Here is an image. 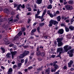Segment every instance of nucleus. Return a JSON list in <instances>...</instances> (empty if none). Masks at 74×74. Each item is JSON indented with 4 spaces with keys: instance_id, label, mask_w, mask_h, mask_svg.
Masks as SVG:
<instances>
[{
    "instance_id": "obj_6",
    "label": "nucleus",
    "mask_w": 74,
    "mask_h": 74,
    "mask_svg": "<svg viewBox=\"0 0 74 74\" xmlns=\"http://www.w3.org/2000/svg\"><path fill=\"white\" fill-rule=\"evenodd\" d=\"M70 62L68 63V67H71V66L72 65V64H73V61L72 60H70Z\"/></svg>"
},
{
    "instance_id": "obj_58",
    "label": "nucleus",
    "mask_w": 74,
    "mask_h": 74,
    "mask_svg": "<svg viewBox=\"0 0 74 74\" xmlns=\"http://www.w3.org/2000/svg\"><path fill=\"white\" fill-rule=\"evenodd\" d=\"M3 35L2 34H0V39H1V38H3Z\"/></svg>"
},
{
    "instance_id": "obj_59",
    "label": "nucleus",
    "mask_w": 74,
    "mask_h": 74,
    "mask_svg": "<svg viewBox=\"0 0 74 74\" xmlns=\"http://www.w3.org/2000/svg\"><path fill=\"white\" fill-rule=\"evenodd\" d=\"M56 14H60V12L59 11H56Z\"/></svg>"
},
{
    "instance_id": "obj_64",
    "label": "nucleus",
    "mask_w": 74,
    "mask_h": 74,
    "mask_svg": "<svg viewBox=\"0 0 74 74\" xmlns=\"http://www.w3.org/2000/svg\"><path fill=\"white\" fill-rule=\"evenodd\" d=\"M70 70L71 71H73L74 70V68H71L70 69Z\"/></svg>"
},
{
    "instance_id": "obj_4",
    "label": "nucleus",
    "mask_w": 74,
    "mask_h": 74,
    "mask_svg": "<svg viewBox=\"0 0 74 74\" xmlns=\"http://www.w3.org/2000/svg\"><path fill=\"white\" fill-rule=\"evenodd\" d=\"M65 7L66 10H72L73 9V7L72 6L69 5H66L65 6Z\"/></svg>"
},
{
    "instance_id": "obj_8",
    "label": "nucleus",
    "mask_w": 74,
    "mask_h": 74,
    "mask_svg": "<svg viewBox=\"0 0 74 74\" xmlns=\"http://www.w3.org/2000/svg\"><path fill=\"white\" fill-rule=\"evenodd\" d=\"M63 40V37H62L61 38H57V42L58 43L59 42H62V40Z\"/></svg>"
},
{
    "instance_id": "obj_30",
    "label": "nucleus",
    "mask_w": 74,
    "mask_h": 74,
    "mask_svg": "<svg viewBox=\"0 0 74 74\" xmlns=\"http://www.w3.org/2000/svg\"><path fill=\"white\" fill-rule=\"evenodd\" d=\"M68 3L69 4H73L74 3V2L73 1L70 0L68 1Z\"/></svg>"
},
{
    "instance_id": "obj_60",
    "label": "nucleus",
    "mask_w": 74,
    "mask_h": 74,
    "mask_svg": "<svg viewBox=\"0 0 74 74\" xmlns=\"http://www.w3.org/2000/svg\"><path fill=\"white\" fill-rule=\"evenodd\" d=\"M30 22H31V19H28V20L27 21L28 23H30Z\"/></svg>"
},
{
    "instance_id": "obj_22",
    "label": "nucleus",
    "mask_w": 74,
    "mask_h": 74,
    "mask_svg": "<svg viewBox=\"0 0 74 74\" xmlns=\"http://www.w3.org/2000/svg\"><path fill=\"white\" fill-rule=\"evenodd\" d=\"M49 27H51V26H52V25H53V23H52V22L51 20L49 22Z\"/></svg>"
},
{
    "instance_id": "obj_23",
    "label": "nucleus",
    "mask_w": 74,
    "mask_h": 74,
    "mask_svg": "<svg viewBox=\"0 0 74 74\" xmlns=\"http://www.w3.org/2000/svg\"><path fill=\"white\" fill-rule=\"evenodd\" d=\"M43 37L45 39H48V38H51V37L49 36H48V35H46V36H43ZM48 37H49L48 38Z\"/></svg>"
},
{
    "instance_id": "obj_5",
    "label": "nucleus",
    "mask_w": 74,
    "mask_h": 74,
    "mask_svg": "<svg viewBox=\"0 0 74 74\" xmlns=\"http://www.w3.org/2000/svg\"><path fill=\"white\" fill-rule=\"evenodd\" d=\"M63 33H64V30L63 29H59L57 32V33L58 34H63Z\"/></svg>"
},
{
    "instance_id": "obj_44",
    "label": "nucleus",
    "mask_w": 74,
    "mask_h": 74,
    "mask_svg": "<svg viewBox=\"0 0 74 74\" xmlns=\"http://www.w3.org/2000/svg\"><path fill=\"white\" fill-rule=\"evenodd\" d=\"M16 18H17V19L18 20V19H19V14H17L16 16Z\"/></svg>"
},
{
    "instance_id": "obj_13",
    "label": "nucleus",
    "mask_w": 74,
    "mask_h": 74,
    "mask_svg": "<svg viewBox=\"0 0 74 74\" xmlns=\"http://www.w3.org/2000/svg\"><path fill=\"white\" fill-rule=\"evenodd\" d=\"M29 53H30V52L27 50L24 51L23 53H24V54L25 56H26V55H28V54H29Z\"/></svg>"
},
{
    "instance_id": "obj_9",
    "label": "nucleus",
    "mask_w": 74,
    "mask_h": 74,
    "mask_svg": "<svg viewBox=\"0 0 74 74\" xmlns=\"http://www.w3.org/2000/svg\"><path fill=\"white\" fill-rule=\"evenodd\" d=\"M51 20L52 22V23H53V25H56V24H58V23H59V22L57 21H56L52 19H51Z\"/></svg>"
},
{
    "instance_id": "obj_37",
    "label": "nucleus",
    "mask_w": 74,
    "mask_h": 74,
    "mask_svg": "<svg viewBox=\"0 0 74 74\" xmlns=\"http://www.w3.org/2000/svg\"><path fill=\"white\" fill-rule=\"evenodd\" d=\"M28 62V60L27 59H25V61L24 65H26Z\"/></svg>"
},
{
    "instance_id": "obj_33",
    "label": "nucleus",
    "mask_w": 74,
    "mask_h": 74,
    "mask_svg": "<svg viewBox=\"0 0 74 74\" xmlns=\"http://www.w3.org/2000/svg\"><path fill=\"white\" fill-rule=\"evenodd\" d=\"M35 18L38 19V18H41V17L40 16H38V14H36Z\"/></svg>"
},
{
    "instance_id": "obj_28",
    "label": "nucleus",
    "mask_w": 74,
    "mask_h": 74,
    "mask_svg": "<svg viewBox=\"0 0 74 74\" xmlns=\"http://www.w3.org/2000/svg\"><path fill=\"white\" fill-rule=\"evenodd\" d=\"M48 9H52V5L50 4L48 5L47 7Z\"/></svg>"
},
{
    "instance_id": "obj_36",
    "label": "nucleus",
    "mask_w": 74,
    "mask_h": 74,
    "mask_svg": "<svg viewBox=\"0 0 74 74\" xmlns=\"http://www.w3.org/2000/svg\"><path fill=\"white\" fill-rule=\"evenodd\" d=\"M18 38V36H16L14 38L13 40L14 41H15V40H16V39Z\"/></svg>"
},
{
    "instance_id": "obj_19",
    "label": "nucleus",
    "mask_w": 74,
    "mask_h": 74,
    "mask_svg": "<svg viewBox=\"0 0 74 74\" xmlns=\"http://www.w3.org/2000/svg\"><path fill=\"white\" fill-rule=\"evenodd\" d=\"M36 29L38 32L39 33L41 34V32H40V27L39 26Z\"/></svg>"
},
{
    "instance_id": "obj_51",
    "label": "nucleus",
    "mask_w": 74,
    "mask_h": 74,
    "mask_svg": "<svg viewBox=\"0 0 74 74\" xmlns=\"http://www.w3.org/2000/svg\"><path fill=\"white\" fill-rule=\"evenodd\" d=\"M11 15H15V12L13 11H12L11 12Z\"/></svg>"
},
{
    "instance_id": "obj_10",
    "label": "nucleus",
    "mask_w": 74,
    "mask_h": 74,
    "mask_svg": "<svg viewBox=\"0 0 74 74\" xmlns=\"http://www.w3.org/2000/svg\"><path fill=\"white\" fill-rule=\"evenodd\" d=\"M17 21H18V20L17 19L13 20V19H12L9 20V22H12V23H15V22H16Z\"/></svg>"
},
{
    "instance_id": "obj_45",
    "label": "nucleus",
    "mask_w": 74,
    "mask_h": 74,
    "mask_svg": "<svg viewBox=\"0 0 74 74\" xmlns=\"http://www.w3.org/2000/svg\"><path fill=\"white\" fill-rule=\"evenodd\" d=\"M49 15L51 18H53V15L51 13H50V14Z\"/></svg>"
},
{
    "instance_id": "obj_40",
    "label": "nucleus",
    "mask_w": 74,
    "mask_h": 74,
    "mask_svg": "<svg viewBox=\"0 0 74 74\" xmlns=\"http://www.w3.org/2000/svg\"><path fill=\"white\" fill-rule=\"evenodd\" d=\"M60 72V70H58L54 74H59Z\"/></svg>"
},
{
    "instance_id": "obj_26",
    "label": "nucleus",
    "mask_w": 74,
    "mask_h": 74,
    "mask_svg": "<svg viewBox=\"0 0 74 74\" xmlns=\"http://www.w3.org/2000/svg\"><path fill=\"white\" fill-rule=\"evenodd\" d=\"M22 63H20L18 64V69H20L21 67V66H22Z\"/></svg>"
},
{
    "instance_id": "obj_35",
    "label": "nucleus",
    "mask_w": 74,
    "mask_h": 74,
    "mask_svg": "<svg viewBox=\"0 0 74 74\" xmlns=\"http://www.w3.org/2000/svg\"><path fill=\"white\" fill-rule=\"evenodd\" d=\"M44 25H45V23H40L39 24V26L40 27H42V26H44Z\"/></svg>"
},
{
    "instance_id": "obj_34",
    "label": "nucleus",
    "mask_w": 74,
    "mask_h": 74,
    "mask_svg": "<svg viewBox=\"0 0 74 74\" xmlns=\"http://www.w3.org/2000/svg\"><path fill=\"white\" fill-rule=\"evenodd\" d=\"M1 49L2 51V52L3 53L5 52V50L4 48H3L2 47H1Z\"/></svg>"
},
{
    "instance_id": "obj_56",
    "label": "nucleus",
    "mask_w": 74,
    "mask_h": 74,
    "mask_svg": "<svg viewBox=\"0 0 74 74\" xmlns=\"http://www.w3.org/2000/svg\"><path fill=\"white\" fill-rule=\"evenodd\" d=\"M14 8H16V7H17L18 6V5H17V4H14Z\"/></svg>"
},
{
    "instance_id": "obj_2",
    "label": "nucleus",
    "mask_w": 74,
    "mask_h": 74,
    "mask_svg": "<svg viewBox=\"0 0 74 74\" xmlns=\"http://www.w3.org/2000/svg\"><path fill=\"white\" fill-rule=\"evenodd\" d=\"M54 67L53 68H52L51 69V73H55L57 70V69H59V66L58 65H53Z\"/></svg>"
},
{
    "instance_id": "obj_52",
    "label": "nucleus",
    "mask_w": 74,
    "mask_h": 74,
    "mask_svg": "<svg viewBox=\"0 0 74 74\" xmlns=\"http://www.w3.org/2000/svg\"><path fill=\"white\" fill-rule=\"evenodd\" d=\"M24 62L25 60H24V59H22L21 60V63H23Z\"/></svg>"
},
{
    "instance_id": "obj_31",
    "label": "nucleus",
    "mask_w": 74,
    "mask_h": 74,
    "mask_svg": "<svg viewBox=\"0 0 74 74\" xmlns=\"http://www.w3.org/2000/svg\"><path fill=\"white\" fill-rule=\"evenodd\" d=\"M4 11L5 13H6L7 14H8V10L7 9H4Z\"/></svg>"
},
{
    "instance_id": "obj_15",
    "label": "nucleus",
    "mask_w": 74,
    "mask_h": 74,
    "mask_svg": "<svg viewBox=\"0 0 74 74\" xmlns=\"http://www.w3.org/2000/svg\"><path fill=\"white\" fill-rule=\"evenodd\" d=\"M25 56V55L23 53L22 54L20 55L19 57L20 59H22V58H23Z\"/></svg>"
},
{
    "instance_id": "obj_54",
    "label": "nucleus",
    "mask_w": 74,
    "mask_h": 74,
    "mask_svg": "<svg viewBox=\"0 0 74 74\" xmlns=\"http://www.w3.org/2000/svg\"><path fill=\"white\" fill-rule=\"evenodd\" d=\"M56 15L57 14H56V13L55 12H54L53 14V16H56Z\"/></svg>"
},
{
    "instance_id": "obj_32",
    "label": "nucleus",
    "mask_w": 74,
    "mask_h": 74,
    "mask_svg": "<svg viewBox=\"0 0 74 74\" xmlns=\"http://www.w3.org/2000/svg\"><path fill=\"white\" fill-rule=\"evenodd\" d=\"M4 42H5V45H9L10 44V42L9 41H5V40L4 41Z\"/></svg>"
},
{
    "instance_id": "obj_25",
    "label": "nucleus",
    "mask_w": 74,
    "mask_h": 74,
    "mask_svg": "<svg viewBox=\"0 0 74 74\" xmlns=\"http://www.w3.org/2000/svg\"><path fill=\"white\" fill-rule=\"evenodd\" d=\"M10 55H11V54L10 53H8L6 55V56H7V58H8V59H9V58H11V56H10Z\"/></svg>"
},
{
    "instance_id": "obj_17",
    "label": "nucleus",
    "mask_w": 74,
    "mask_h": 74,
    "mask_svg": "<svg viewBox=\"0 0 74 74\" xmlns=\"http://www.w3.org/2000/svg\"><path fill=\"white\" fill-rule=\"evenodd\" d=\"M69 18V17H65L63 15L62 17H61V19H64V21H65L67 19H68Z\"/></svg>"
},
{
    "instance_id": "obj_20",
    "label": "nucleus",
    "mask_w": 74,
    "mask_h": 74,
    "mask_svg": "<svg viewBox=\"0 0 74 74\" xmlns=\"http://www.w3.org/2000/svg\"><path fill=\"white\" fill-rule=\"evenodd\" d=\"M45 55V53L42 52L40 53V56L42 58H44Z\"/></svg>"
},
{
    "instance_id": "obj_53",
    "label": "nucleus",
    "mask_w": 74,
    "mask_h": 74,
    "mask_svg": "<svg viewBox=\"0 0 74 74\" xmlns=\"http://www.w3.org/2000/svg\"><path fill=\"white\" fill-rule=\"evenodd\" d=\"M24 71L25 72V73H27V71H28V69H24Z\"/></svg>"
},
{
    "instance_id": "obj_62",
    "label": "nucleus",
    "mask_w": 74,
    "mask_h": 74,
    "mask_svg": "<svg viewBox=\"0 0 74 74\" xmlns=\"http://www.w3.org/2000/svg\"><path fill=\"white\" fill-rule=\"evenodd\" d=\"M63 69H64V70H66V69H67V66H65L63 67Z\"/></svg>"
},
{
    "instance_id": "obj_43",
    "label": "nucleus",
    "mask_w": 74,
    "mask_h": 74,
    "mask_svg": "<svg viewBox=\"0 0 74 74\" xmlns=\"http://www.w3.org/2000/svg\"><path fill=\"white\" fill-rule=\"evenodd\" d=\"M50 71L48 69H47L46 70V73H48V74H49V72Z\"/></svg>"
},
{
    "instance_id": "obj_24",
    "label": "nucleus",
    "mask_w": 74,
    "mask_h": 74,
    "mask_svg": "<svg viewBox=\"0 0 74 74\" xmlns=\"http://www.w3.org/2000/svg\"><path fill=\"white\" fill-rule=\"evenodd\" d=\"M63 45V42H59L58 43V47H61L62 45Z\"/></svg>"
},
{
    "instance_id": "obj_48",
    "label": "nucleus",
    "mask_w": 74,
    "mask_h": 74,
    "mask_svg": "<svg viewBox=\"0 0 74 74\" xmlns=\"http://www.w3.org/2000/svg\"><path fill=\"white\" fill-rule=\"evenodd\" d=\"M33 69V67L32 66L29 67L28 68V70H31V69Z\"/></svg>"
},
{
    "instance_id": "obj_7",
    "label": "nucleus",
    "mask_w": 74,
    "mask_h": 74,
    "mask_svg": "<svg viewBox=\"0 0 74 74\" xmlns=\"http://www.w3.org/2000/svg\"><path fill=\"white\" fill-rule=\"evenodd\" d=\"M16 53H17V52L15 51H11V53L12 55V59L14 58V56H15V55L16 54Z\"/></svg>"
},
{
    "instance_id": "obj_41",
    "label": "nucleus",
    "mask_w": 74,
    "mask_h": 74,
    "mask_svg": "<svg viewBox=\"0 0 74 74\" xmlns=\"http://www.w3.org/2000/svg\"><path fill=\"white\" fill-rule=\"evenodd\" d=\"M61 27L64 26V27H66V25H65L64 24L62 23L61 24Z\"/></svg>"
},
{
    "instance_id": "obj_16",
    "label": "nucleus",
    "mask_w": 74,
    "mask_h": 74,
    "mask_svg": "<svg viewBox=\"0 0 74 74\" xmlns=\"http://www.w3.org/2000/svg\"><path fill=\"white\" fill-rule=\"evenodd\" d=\"M56 18L58 22H60V20H61V17H60V16H57Z\"/></svg>"
},
{
    "instance_id": "obj_11",
    "label": "nucleus",
    "mask_w": 74,
    "mask_h": 74,
    "mask_svg": "<svg viewBox=\"0 0 74 74\" xmlns=\"http://www.w3.org/2000/svg\"><path fill=\"white\" fill-rule=\"evenodd\" d=\"M60 52H64V51H63V49L62 48H58L57 49V52L58 53H59V52L60 53Z\"/></svg>"
},
{
    "instance_id": "obj_57",
    "label": "nucleus",
    "mask_w": 74,
    "mask_h": 74,
    "mask_svg": "<svg viewBox=\"0 0 74 74\" xmlns=\"http://www.w3.org/2000/svg\"><path fill=\"white\" fill-rule=\"evenodd\" d=\"M65 22H66V23H69V22H70V20L68 19H67L66 20Z\"/></svg>"
},
{
    "instance_id": "obj_46",
    "label": "nucleus",
    "mask_w": 74,
    "mask_h": 74,
    "mask_svg": "<svg viewBox=\"0 0 74 74\" xmlns=\"http://www.w3.org/2000/svg\"><path fill=\"white\" fill-rule=\"evenodd\" d=\"M58 63V62L57 61H56L54 62H53V65H56V63Z\"/></svg>"
},
{
    "instance_id": "obj_3",
    "label": "nucleus",
    "mask_w": 74,
    "mask_h": 74,
    "mask_svg": "<svg viewBox=\"0 0 74 74\" xmlns=\"http://www.w3.org/2000/svg\"><path fill=\"white\" fill-rule=\"evenodd\" d=\"M74 49H73L70 50L67 52V54H69L70 57H73V53H74Z\"/></svg>"
},
{
    "instance_id": "obj_39",
    "label": "nucleus",
    "mask_w": 74,
    "mask_h": 74,
    "mask_svg": "<svg viewBox=\"0 0 74 74\" xmlns=\"http://www.w3.org/2000/svg\"><path fill=\"white\" fill-rule=\"evenodd\" d=\"M36 30H37V29L35 28L32 29L31 31V32H33V33H35V32H36Z\"/></svg>"
},
{
    "instance_id": "obj_21",
    "label": "nucleus",
    "mask_w": 74,
    "mask_h": 74,
    "mask_svg": "<svg viewBox=\"0 0 74 74\" xmlns=\"http://www.w3.org/2000/svg\"><path fill=\"white\" fill-rule=\"evenodd\" d=\"M41 51H39L36 52V53L37 56H38L41 55Z\"/></svg>"
},
{
    "instance_id": "obj_14",
    "label": "nucleus",
    "mask_w": 74,
    "mask_h": 74,
    "mask_svg": "<svg viewBox=\"0 0 74 74\" xmlns=\"http://www.w3.org/2000/svg\"><path fill=\"white\" fill-rule=\"evenodd\" d=\"M42 0H36V3L38 4H40L42 3Z\"/></svg>"
},
{
    "instance_id": "obj_47",
    "label": "nucleus",
    "mask_w": 74,
    "mask_h": 74,
    "mask_svg": "<svg viewBox=\"0 0 74 74\" xmlns=\"http://www.w3.org/2000/svg\"><path fill=\"white\" fill-rule=\"evenodd\" d=\"M32 15V13H30V12H28L27 14V16H28L29 15Z\"/></svg>"
},
{
    "instance_id": "obj_42",
    "label": "nucleus",
    "mask_w": 74,
    "mask_h": 74,
    "mask_svg": "<svg viewBox=\"0 0 74 74\" xmlns=\"http://www.w3.org/2000/svg\"><path fill=\"white\" fill-rule=\"evenodd\" d=\"M25 30H26V28H25V27H22L21 28V30L23 32H25Z\"/></svg>"
},
{
    "instance_id": "obj_18",
    "label": "nucleus",
    "mask_w": 74,
    "mask_h": 74,
    "mask_svg": "<svg viewBox=\"0 0 74 74\" xmlns=\"http://www.w3.org/2000/svg\"><path fill=\"white\" fill-rule=\"evenodd\" d=\"M69 29L71 31L74 30V27L71 25L69 27Z\"/></svg>"
},
{
    "instance_id": "obj_61",
    "label": "nucleus",
    "mask_w": 74,
    "mask_h": 74,
    "mask_svg": "<svg viewBox=\"0 0 74 74\" xmlns=\"http://www.w3.org/2000/svg\"><path fill=\"white\" fill-rule=\"evenodd\" d=\"M34 32H31V36H34Z\"/></svg>"
},
{
    "instance_id": "obj_12",
    "label": "nucleus",
    "mask_w": 74,
    "mask_h": 74,
    "mask_svg": "<svg viewBox=\"0 0 74 74\" xmlns=\"http://www.w3.org/2000/svg\"><path fill=\"white\" fill-rule=\"evenodd\" d=\"M13 70H12V68H10L7 72V74H12V73H11L12 72Z\"/></svg>"
},
{
    "instance_id": "obj_63",
    "label": "nucleus",
    "mask_w": 74,
    "mask_h": 74,
    "mask_svg": "<svg viewBox=\"0 0 74 74\" xmlns=\"http://www.w3.org/2000/svg\"><path fill=\"white\" fill-rule=\"evenodd\" d=\"M59 1L61 3H63V0H60Z\"/></svg>"
},
{
    "instance_id": "obj_1",
    "label": "nucleus",
    "mask_w": 74,
    "mask_h": 74,
    "mask_svg": "<svg viewBox=\"0 0 74 74\" xmlns=\"http://www.w3.org/2000/svg\"><path fill=\"white\" fill-rule=\"evenodd\" d=\"M64 52H67L69 50H70V49H72V47L71 46H69V47L68 45H66L64 47Z\"/></svg>"
},
{
    "instance_id": "obj_29",
    "label": "nucleus",
    "mask_w": 74,
    "mask_h": 74,
    "mask_svg": "<svg viewBox=\"0 0 74 74\" xmlns=\"http://www.w3.org/2000/svg\"><path fill=\"white\" fill-rule=\"evenodd\" d=\"M66 37L68 38L69 39L71 38V35L70 34H68L66 35Z\"/></svg>"
},
{
    "instance_id": "obj_38",
    "label": "nucleus",
    "mask_w": 74,
    "mask_h": 74,
    "mask_svg": "<svg viewBox=\"0 0 74 74\" xmlns=\"http://www.w3.org/2000/svg\"><path fill=\"white\" fill-rule=\"evenodd\" d=\"M65 29L66 32H69V29L68 28H67V27H65Z\"/></svg>"
},
{
    "instance_id": "obj_49",
    "label": "nucleus",
    "mask_w": 74,
    "mask_h": 74,
    "mask_svg": "<svg viewBox=\"0 0 74 74\" xmlns=\"http://www.w3.org/2000/svg\"><path fill=\"white\" fill-rule=\"evenodd\" d=\"M36 70H37V71H41V67L37 68Z\"/></svg>"
},
{
    "instance_id": "obj_27",
    "label": "nucleus",
    "mask_w": 74,
    "mask_h": 74,
    "mask_svg": "<svg viewBox=\"0 0 74 74\" xmlns=\"http://www.w3.org/2000/svg\"><path fill=\"white\" fill-rule=\"evenodd\" d=\"M22 31L19 32L17 34L18 35V36H21V35H22Z\"/></svg>"
},
{
    "instance_id": "obj_55",
    "label": "nucleus",
    "mask_w": 74,
    "mask_h": 74,
    "mask_svg": "<svg viewBox=\"0 0 74 74\" xmlns=\"http://www.w3.org/2000/svg\"><path fill=\"white\" fill-rule=\"evenodd\" d=\"M25 5L24 4L23 5H21V8H25Z\"/></svg>"
},
{
    "instance_id": "obj_50",
    "label": "nucleus",
    "mask_w": 74,
    "mask_h": 74,
    "mask_svg": "<svg viewBox=\"0 0 74 74\" xmlns=\"http://www.w3.org/2000/svg\"><path fill=\"white\" fill-rule=\"evenodd\" d=\"M27 9L28 10L29 12L31 11H32V9H31V8H28Z\"/></svg>"
}]
</instances>
